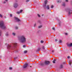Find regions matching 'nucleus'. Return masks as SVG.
Masks as SVG:
<instances>
[{
  "mask_svg": "<svg viewBox=\"0 0 72 72\" xmlns=\"http://www.w3.org/2000/svg\"><path fill=\"white\" fill-rule=\"evenodd\" d=\"M36 24H35L34 25V27H36Z\"/></svg>",
  "mask_w": 72,
  "mask_h": 72,
  "instance_id": "29",
  "label": "nucleus"
},
{
  "mask_svg": "<svg viewBox=\"0 0 72 72\" xmlns=\"http://www.w3.org/2000/svg\"><path fill=\"white\" fill-rule=\"evenodd\" d=\"M15 28L16 30H17L18 28V27H16Z\"/></svg>",
  "mask_w": 72,
  "mask_h": 72,
  "instance_id": "30",
  "label": "nucleus"
},
{
  "mask_svg": "<svg viewBox=\"0 0 72 72\" xmlns=\"http://www.w3.org/2000/svg\"><path fill=\"white\" fill-rule=\"evenodd\" d=\"M51 8H54V6L53 5H52L51 6Z\"/></svg>",
  "mask_w": 72,
  "mask_h": 72,
  "instance_id": "26",
  "label": "nucleus"
},
{
  "mask_svg": "<svg viewBox=\"0 0 72 72\" xmlns=\"http://www.w3.org/2000/svg\"><path fill=\"white\" fill-rule=\"evenodd\" d=\"M30 67H32V66H30Z\"/></svg>",
  "mask_w": 72,
  "mask_h": 72,
  "instance_id": "48",
  "label": "nucleus"
},
{
  "mask_svg": "<svg viewBox=\"0 0 72 72\" xmlns=\"http://www.w3.org/2000/svg\"><path fill=\"white\" fill-rule=\"evenodd\" d=\"M42 16H44V14H42Z\"/></svg>",
  "mask_w": 72,
  "mask_h": 72,
  "instance_id": "47",
  "label": "nucleus"
},
{
  "mask_svg": "<svg viewBox=\"0 0 72 72\" xmlns=\"http://www.w3.org/2000/svg\"><path fill=\"white\" fill-rule=\"evenodd\" d=\"M42 48L43 49H45V47H44V46H43L42 47Z\"/></svg>",
  "mask_w": 72,
  "mask_h": 72,
  "instance_id": "31",
  "label": "nucleus"
},
{
  "mask_svg": "<svg viewBox=\"0 0 72 72\" xmlns=\"http://www.w3.org/2000/svg\"><path fill=\"white\" fill-rule=\"evenodd\" d=\"M13 45H14V48H16V46H17V43H14L13 44Z\"/></svg>",
  "mask_w": 72,
  "mask_h": 72,
  "instance_id": "6",
  "label": "nucleus"
},
{
  "mask_svg": "<svg viewBox=\"0 0 72 72\" xmlns=\"http://www.w3.org/2000/svg\"><path fill=\"white\" fill-rule=\"evenodd\" d=\"M0 36H1V31H0Z\"/></svg>",
  "mask_w": 72,
  "mask_h": 72,
  "instance_id": "45",
  "label": "nucleus"
},
{
  "mask_svg": "<svg viewBox=\"0 0 72 72\" xmlns=\"http://www.w3.org/2000/svg\"><path fill=\"white\" fill-rule=\"evenodd\" d=\"M72 14V11L71 10L69 11L68 12V15H70Z\"/></svg>",
  "mask_w": 72,
  "mask_h": 72,
  "instance_id": "9",
  "label": "nucleus"
},
{
  "mask_svg": "<svg viewBox=\"0 0 72 72\" xmlns=\"http://www.w3.org/2000/svg\"><path fill=\"white\" fill-rule=\"evenodd\" d=\"M60 68H63V65H60Z\"/></svg>",
  "mask_w": 72,
  "mask_h": 72,
  "instance_id": "14",
  "label": "nucleus"
},
{
  "mask_svg": "<svg viewBox=\"0 0 72 72\" xmlns=\"http://www.w3.org/2000/svg\"><path fill=\"white\" fill-rule=\"evenodd\" d=\"M28 66V64H25L23 67V68H26V67H27Z\"/></svg>",
  "mask_w": 72,
  "mask_h": 72,
  "instance_id": "5",
  "label": "nucleus"
},
{
  "mask_svg": "<svg viewBox=\"0 0 72 72\" xmlns=\"http://www.w3.org/2000/svg\"><path fill=\"white\" fill-rule=\"evenodd\" d=\"M54 50L52 51V52H53V53H54Z\"/></svg>",
  "mask_w": 72,
  "mask_h": 72,
  "instance_id": "46",
  "label": "nucleus"
},
{
  "mask_svg": "<svg viewBox=\"0 0 72 72\" xmlns=\"http://www.w3.org/2000/svg\"><path fill=\"white\" fill-rule=\"evenodd\" d=\"M57 2L58 3H60V1H58Z\"/></svg>",
  "mask_w": 72,
  "mask_h": 72,
  "instance_id": "42",
  "label": "nucleus"
},
{
  "mask_svg": "<svg viewBox=\"0 0 72 72\" xmlns=\"http://www.w3.org/2000/svg\"><path fill=\"white\" fill-rule=\"evenodd\" d=\"M50 63V62L47 61H45L44 63H42L41 64V66H44V64L48 65Z\"/></svg>",
  "mask_w": 72,
  "mask_h": 72,
  "instance_id": "3",
  "label": "nucleus"
},
{
  "mask_svg": "<svg viewBox=\"0 0 72 72\" xmlns=\"http://www.w3.org/2000/svg\"><path fill=\"white\" fill-rule=\"evenodd\" d=\"M26 3H28V2H29V1H30V0H27L26 1Z\"/></svg>",
  "mask_w": 72,
  "mask_h": 72,
  "instance_id": "22",
  "label": "nucleus"
},
{
  "mask_svg": "<svg viewBox=\"0 0 72 72\" xmlns=\"http://www.w3.org/2000/svg\"><path fill=\"white\" fill-rule=\"evenodd\" d=\"M65 35H68V34L67 33H65Z\"/></svg>",
  "mask_w": 72,
  "mask_h": 72,
  "instance_id": "39",
  "label": "nucleus"
},
{
  "mask_svg": "<svg viewBox=\"0 0 72 72\" xmlns=\"http://www.w3.org/2000/svg\"><path fill=\"white\" fill-rule=\"evenodd\" d=\"M59 42L60 43H62V40H60L59 41Z\"/></svg>",
  "mask_w": 72,
  "mask_h": 72,
  "instance_id": "15",
  "label": "nucleus"
},
{
  "mask_svg": "<svg viewBox=\"0 0 72 72\" xmlns=\"http://www.w3.org/2000/svg\"><path fill=\"white\" fill-rule=\"evenodd\" d=\"M55 41H57V39H55Z\"/></svg>",
  "mask_w": 72,
  "mask_h": 72,
  "instance_id": "41",
  "label": "nucleus"
},
{
  "mask_svg": "<svg viewBox=\"0 0 72 72\" xmlns=\"http://www.w3.org/2000/svg\"><path fill=\"white\" fill-rule=\"evenodd\" d=\"M18 38L19 40L22 43H25L26 42V38L24 35L18 37Z\"/></svg>",
  "mask_w": 72,
  "mask_h": 72,
  "instance_id": "1",
  "label": "nucleus"
},
{
  "mask_svg": "<svg viewBox=\"0 0 72 72\" xmlns=\"http://www.w3.org/2000/svg\"><path fill=\"white\" fill-rule=\"evenodd\" d=\"M23 48H25V47H26V46L24 45L23 46Z\"/></svg>",
  "mask_w": 72,
  "mask_h": 72,
  "instance_id": "33",
  "label": "nucleus"
},
{
  "mask_svg": "<svg viewBox=\"0 0 72 72\" xmlns=\"http://www.w3.org/2000/svg\"><path fill=\"white\" fill-rule=\"evenodd\" d=\"M55 61H56V59H55L53 60V63H55Z\"/></svg>",
  "mask_w": 72,
  "mask_h": 72,
  "instance_id": "12",
  "label": "nucleus"
},
{
  "mask_svg": "<svg viewBox=\"0 0 72 72\" xmlns=\"http://www.w3.org/2000/svg\"><path fill=\"white\" fill-rule=\"evenodd\" d=\"M5 3H6V2L4 1V4H5Z\"/></svg>",
  "mask_w": 72,
  "mask_h": 72,
  "instance_id": "43",
  "label": "nucleus"
},
{
  "mask_svg": "<svg viewBox=\"0 0 72 72\" xmlns=\"http://www.w3.org/2000/svg\"><path fill=\"white\" fill-rule=\"evenodd\" d=\"M17 14H19V13H20V12H17Z\"/></svg>",
  "mask_w": 72,
  "mask_h": 72,
  "instance_id": "32",
  "label": "nucleus"
},
{
  "mask_svg": "<svg viewBox=\"0 0 72 72\" xmlns=\"http://www.w3.org/2000/svg\"><path fill=\"white\" fill-rule=\"evenodd\" d=\"M23 12V10H21L20 11V13H22Z\"/></svg>",
  "mask_w": 72,
  "mask_h": 72,
  "instance_id": "23",
  "label": "nucleus"
},
{
  "mask_svg": "<svg viewBox=\"0 0 72 72\" xmlns=\"http://www.w3.org/2000/svg\"><path fill=\"white\" fill-rule=\"evenodd\" d=\"M9 69H10L12 70V68H11V67H10V68H9Z\"/></svg>",
  "mask_w": 72,
  "mask_h": 72,
  "instance_id": "36",
  "label": "nucleus"
},
{
  "mask_svg": "<svg viewBox=\"0 0 72 72\" xmlns=\"http://www.w3.org/2000/svg\"><path fill=\"white\" fill-rule=\"evenodd\" d=\"M40 42H41V43L42 44L44 43V41L42 40H41Z\"/></svg>",
  "mask_w": 72,
  "mask_h": 72,
  "instance_id": "21",
  "label": "nucleus"
},
{
  "mask_svg": "<svg viewBox=\"0 0 72 72\" xmlns=\"http://www.w3.org/2000/svg\"><path fill=\"white\" fill-rule=\"evenodd\" d=\"M6 36H8L9 35L8 34V33H7V34H6Z\"/></svg>",
  "mask_w": 72,
  "mask_h": 72,
  "instance_id": "37",
  "label": "nucleus"
},
{
  "mask_svg": "<svg viewBox=\"0 0 72 72\" xmlns=\"http://www.w3.org/2000/svg\"><path fill=\"white\" fill-rule=\"evenodd\" d=\"M27 51H24V53H27Z\"/></svg>",
  "mask_w": 72,
  "mask_h": 72,
  "instance_id": "20",
  "label": "nucleus"
},
{
  "mask_svg": "<svg viewBox=\"0 0 72 72\" xmlns=\"http://www.w3.org/2000/svg\"><path fill=\"white\" fill-rule=\"evenodd\" d=\"M12 35H13V36H15V33H12Z\"/></svg>",
  "mask_w": 72,
  "mask_h": 72,
  "instance_id": "16",
  "label": "nucleus"
},
{
  "mask_svg": "<svg viewBox=\"0 0 72 72\" xmlns=\"http://www.w3.org/2000/svg\"><path fill=\"white\" fill-rule=\"evenodd\" d=\"M41 50V48H38V50L39 51H40V50Z\"/></svg>",
  "mask_w": 72,
  "mask_h": 72,
  "instance_id": "28",
  "label": "nucleus"
},
{
  "mask_svg": "<svg viewBox=\"0 0 72 72\" xmlns=\"http://www.w3.org/2000/svg\"><path fill=\"white\" fill-rule=\"evenodd\" d=\"M48 2V1L47 0H46L45 1H44V3L45 4H47V3Z\"/></svg>",
  "mask_w": 72,
  "mask_h": 72,
  "instance_id": "13",
  "label": "nucleus"
},
{
  "mask_svg": "<svg viewBox=\"0 0 72 72\" xmlns=\"http://www.w3.org/2000/svg\"><path fill=\"white\" fill-rule=\"evenodd\" d=\"M68 46H69V47H71L72 46V43H71L70 44H68Z\"/></svg>",
  "mask_w": 72,
  "mask_h": 72,
  "instance_id": "8",
  "label": "nucleus"
},
{
  "mask_svg": "<svg viewBox=\"0 0 72 72\" xmlns=\"http://www.w3.org/2000/svg\"><path fill=\"white\" fill-rule=\"evenodd\" d=\"M5 1H6V2H8V0H5Z\"/></svg>",
  "mask_w": 72,
  "mask_h": 72,
  "instance_id": "44",
  "label": "nucleus"
},
{
  "mask_svg": "<svg viewBox=\"0 0 72 72\" xmlns=\"http://www.w3.org/2000/svg\"><path fill=\"white\" fill-rule=\"evenodd\" d=\"M66 2H68V0H66Z\"/></svg>",
  "mask_w": 72,
  "mask_h": 72,
  "instance_id": "40",
  "label": "nucleus"
},
{
  "mask_svg": "<svg viewBox=\"0 0 72 72\" xmlns=\"http://www.w3.org/2000/svg\"><path fill=\"white\" fill-rule=\"evenodd\" d=\"M52 30H54V31H55V28H52Z\"/></svg>",
  "mask_w": 72,
  "mask_h": 72,
  "instance_id": "25",
  "label": "nucleus"
},
{
  "mask_svg": "<svg viewBox=\"0 0 72 72\" xmlns=\"http://www.w3.org/2000/svg\"><path fill=\"white\" fill-rule=\"evenodd\" d=\"M0 27L3 29H5L6 28L4 24V22L3 21L0 22Z\"/></svg>",
  "mask_w": 72,
  "mask_h": 72,
  "instance_id": "2",
  "label": "nucleus"
},
{
  "mask_svg": "<svg viewBox=\"0 0 72 72\" xmlns=\"http://www.w3.org/2000/svg\"><path fill=\"white\" fill-rule=\"evenodd\" d=\"M12 14H10V17H12Z\"/></svg>",
  "mask_w": 72,
  "mask_h": 72,
  "instance_id": "35",
  "label": "nucleus"
},
{
  "mask_svg": "<svg viewBox=\"0 0 72 72\" xmlns=\"http://www.w3.org/2000/svg\"><path fill=\"white\" fill-rule=\"evenodd\" d=\"M68 58H70V57H69V56H68Z\"/></svg>",
  "mask_w": 72,
  "mask_h": 72,
  "instance_id": "38",
  "label": "nucleus"
},
{
  "mask_svg": "<svg viewBox=\"0 0 72 72\" xmlns=\"http://www.w3.org/2000/svg\"><path fill=\"white\" fill-rule=\"evenodd\" d=\"M46 8L47 9H50L49 8V5H47L46 6Z\"/></svg>",
  "mask_w": 72,
  "mask_h": 72,
  "instance_id": "11",
  "label": "nucleus"
},
{
  "mask_svg": "<svg viewBox=\"0 0 72 72\" xmlns=\"http://www.w3.org/2000/svg\"><path fill=\"white\" fill-rule=\"evenodd\" d=\"M38 16L39 17H40V15L39 14H37Z\"/></svg>",
  "mask_w": 72,
  "mask_h": 72,
  "instance_id": "34",
  "label": "nucleus"
},
{
  "mask_svg": "<svg viewBox=\"0 0 72 72\" xmlns=\"http://www.w3.org/2000/svg\"><path fill=\"white\" fill-rule=\"evenodd\" d=\"M14 18L18 22H19V21H20V20H19L18 18L15 17Z\"/></svg>",
  "mask_w": 72,
  "mask_h": 72,
  "instance_id": "7",
  "label": "nucleus"
},
{
  "mask_svg": "<svg viewBox=\"0 0 72 72\" xmlns=\"http://www.w3.org/2000/svg\"><path fill=\"white\" fill-rule=\"evenodd\" d=\"M62 5L63 6H66V4H65V3H64L62 4Z\"/></svg>",
  "mask_w": 72,
  "mask_h": 72,
  "instance_id": "18",
  "label": "nucleus"
},
{
  "mask_svg": "<svg viewBox=\"0 0 72 72\" xmlns=\"http://www.w3.org/2000/svg\"><path fill=\"white\" fill-rule=\"evenodd\" d=\"M0 17H1V18H2V17H3V16L2 15H1V14H0Z\"/></svg>",
  "mask_w": 72,
  "mask_h": 72,
  "instance_id": "27",
  "label": "nucleus"
},
{
  "mask_svg": "<svg viewBox=\"0 0 72 72\" xmlns=\"http://www.w3.org/2000/svg\"><path fill=\"white\" fill-rule=\"evenodd\" d=\"M41 27H42V26L40 25L39 26H38L39 28H41Z\"/></svg>",
  "mask_w": 72,
  "mask_h": 72,
  "instance_id": "17",
  "label": "nucleus"
},
{
  "mask_svg": "<svg viewBox=\"0 0 72 72\" xmlns=\"http://www.w3.org/2000/svg\"><path fill=\"white\" fill-rule=\"evenodd\" d=\"M46 4H45L44 5V8H46Z\"/></svg>",
  "mask_w": 72,
  "mask_h": 72,
  "instance_id": "19",
  "label": "nucleus"
},
{
  "mask_svg": "<svg viewBox=\"0 0 72 72\" xmlns=\"http://www.w3.org/2000/svg\"><path fill=\"white\" fill-rule=\"evenodd\" d=\"M69 63L70 65H71V63H72V62H69Z\"/></svg>",
  "mask_w": 72,
  "mask_h": 72,
  "instance_id": "24",
  "label": "nucleus"
},
{
  "mask_svg": "<svg viewBox=\"0 0 72 72\" xmlns=\"http://www.w3.org/2000/svg\"><path fill=\"white\" fill-rule=\"evenodd\" d=\"M18 6V4L17 3H15L14 4V8H17Z\"/></svg>",
  "mask_w": 72,
  "mask_h": 72,
  "instance_id": "4",
  "label": "nucleus"
},
{
  "mask_svg": "<svg viewBox=\"0 0 72 72\" xmlns=\"http://www.w3.org/2000/svg\"><path fill=\"white\" fill-rule=\"evenodd\" d=\"M10 48H11V46H10V45H8L7 46V48L8 49H10Z\"/></svg>",
  "mask_w": 72,
  "mask_h": 72,
  "instance_id": "10",
  "label": "nucleus"
}]
</instances>
